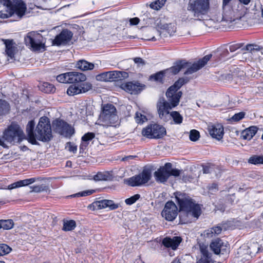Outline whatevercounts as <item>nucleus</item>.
Returning <instances> with one entry per match:
<instances>
[{"label": "nucleus", "mask_w": 263, "mask_h": 263, "mask_svg": "<svg viewBox=\"0 0 263 263\" xmlns=\"http://www.w3.org/2000/svg\"><path fill=\"white\" fill-rule=\"evenodd\" d=\"M34 120L29 121L26 126V132L28 141L33 145H39L37 140L47 142L52 138L51 127L49 119L47 117H42L34 129Z\"/></svg>", "instance_id": "1"}, {"label": "nucleus", "mask_w": 263, "mask_h": 263, "mask_svg": "<svg viewBox=\"0 0 263 263\" xmlns=\"http://www.w3.org/2000/svg\"><path fill=\"white\" fill-rule=\"evenodd\" d=\"M175 106L172 105V101H167L163 97L160 98L157 103V109L159 117L164 122L173 119L175 124H181L183 121V117L177 111L170 112Z\"/></svg>", "instance_id": "2"}, {"label": "nucleus", "mask_w": 263, "mask_h": 263, "mask_svg": "<svg viewBox=\"0 0 263 263\" xmlns=\"http://www.w3.org/2000/svg\"><path fill=\"white\" fill-rule=\"evenodd\" d=\"M24 133L19 125L11 123L0 135V145L4 148H8L7 143L12 145L16 142L20 143L23 139Z\"/></svg>", "instance_id": "3"}, {"label": "nucleus", "mask_w": 263, "mask_h": 263, "mask_svg": "<svg viewBox=\"0 0 263 263\" xmlns=\"http://www.w3.org/2000/svg\"><path fill=\"white\" fill-rule=\"evenodd\" d=\"M174 194L180 211L192 212L194 218L199 217L201 214L200 205L195 203L187 194L179 192H176Z\"/></svg>", "instance_id": "4"}, {"label": "nucleus", "mask_w": 263, "mask_h": 263, "mask_svg": "<svg viewBox=\"0 0 263 263\" xmlns=\"http://www.w3.org/2000/svg\"><path fill=\"white\" fill-rule=\"evenodd\" d=\"M174 194L180 211L192 212L194 218L199 217L201 214L200 205L195 203L187 194L179 192H176Z\"/></svg>", "instance_id": "5"}, {"label": "nucleus", "mask_w": 263, "mask_h": 263, "mask_svg": "<svg viewBox=\"0 0 263 263\" xmlns=\"http://www.w3.org/2000/svg\"><path fill=\"white\" fill-rule=\"evenodd\" d=\"M187 10L192 13L195 21H203L210 12V0H190Z\"/></svg>", "instance_id": "6"}, {"label": "nucleus", "mask_w": 263, "mask_h": 263, "mask_svg": "<svg viewBox=\"0 0 263 263\" xmlns=\"http://www.w3.org/2000/svg\"><path fill=\"white\" fill-rule=\"evenodd\" d=\"M101 110L98 119L99 124L103 126H113L118 119L115 106L110 103L102 104Z\"/></svg>", "instance_id": "7"}, {"label": "nucleus", "mask_w": 263, "mask_h": 263, "mask_svg": "<svg viewBox=\"0 0 263 263\" xmlns=\"http://www.w3.org/2000/svg\"><path fill=\"white\" fill-rule=\"evenodd\" d=\"M189 81L190 79L187 77L180 78L167 89L166 92V96L167 98L168 101L172 102V105L173 106H177L178 105L180 99L182 95L181 91L177 92L178 90Z\"/></svg>", "instance_id": "8"}, {"label": "nucleus", "mask_w": 263, "mask_h": 263, "mask_svg": "<svg viewBox=\"0 0 263 263\" xmlns=\"http://www.w3.org/2000/svg\"><path fill=\"white\" fill-rule=\"evenodd\" d=\"M24 41L26 45L33 51L45 50V41L42 34L37 32H28L24 38Z\"/></svg>", "instance_id": "9"}, {"label": "nucleus", "mask_w": 263, "mask_h": 263, "mask_svg": "<svg viewBox=\"0 0 263 263\" xmlns=\"http://www.w3.org/2000/svg\"><path fill=\"white\" fill-rule=\"evenodd\" d=\"M152 168L145 166L141 173L127 178L124 182L130 186H140L147 183L152 178Z\"/></svg>", "instance_id": "10"}, {"label": "nucleus", "mask_w": 263, "mask_h": 263, "mask_svg": "<svg viewBox=\"0 0 263 263\" xmlns=\"http://www.w3.org/2000/svg\"><path fill=\"white\" fill-rule=\"evenodd\" d=\"M52 127L55 132L66 138H71L75 133L73 126L60 119H57L53 121Z\"/></svg>", "instance_id": "11"}, {"label": "nucleus", "mask_w": 263, "mask_h": 263, "mask_svg": "<svg viewBox=\"0 0 263 263\" xmlns=\"http://www.w3.org/2000/svg\"><path fill=\"white\" fill-rule=\"evenodd\" d=\"M248 9L242 4H238L237 8L234 10H229L223 13L222 21L233 22L240 20L247 13Z\"/></svg>", "instance_id": "12"}, {"label": "nucleus", "mask_w": 263, "mask_h": 263, "mask_svg": "<svg viewBox=\"0 0 263 263\" xmlns=\"http://www.w3.org/2000/svg\"><path fill=\"white\" fill-rule=\"evenodd\" d=\"M142 134L149 139H160L166 135V130L162 125L150 124L142 129Z\"/></svg>", "instance_id": "13"}, {"label": "nucleus", "mask_w": 263, "mask_h": 263, "mask_svg": "<svg viewBox=\"0 0 263 263\" xmlns=\"http://www.w3.org/2000/svg\"><path fill=\"white\" fill-rule=\"evenodd\" d=\"M128 77L127 72L120 71L104 72L96 76V79L100 81H119Z\"/></svg>", "instance_id": "14"}, {"label": "nucleus", "mask_w": 263, "mask_h": 263, "mask_svg": "<svg viewBox=\"0 0 263 263\" xmlns=\"http://www.w3.org/2000/svg\"><path fill=\"white\" fill-rule=\"evenodd\" d=\"M10 3L9 6H7V8L12 15L15 14L20 18H22L27 10L25 3L23 0H10Z\"/></svg>", "instance_id": "15"}, {"label": "nucleus", "mask_w": 263, "mask_h": 263, "mask_svg": "<svg viewBox=\"0 0 263 263\" xmlns=\"http://www.w3.org/2000/svg\"><path fill=\"white\" fill-rule=\"evenodd\" d=\"M178 214V208L172 201H167L161 212L162 216L166 220L173 221Z\"/></svg>", "instance_id": "16"}, {"label": "nucleus", "mask_w": 263, "mask_h": 263, "mask_svg": "<svg viewBox=\"0 0 263 263\" xmlns=\"http://www.w3.org/2000/svg\"><path fill=\"white\" fill-rule=\"evenodd\" d=\"M212 57V54H207L202 59L199 60L198 61L194 62L193 64L187 62L188 63V66L185 68H187V69L184 72V74L187 75L189 74H192L197 71L205 66L208 62L211 59Z\"/></svg>", "instance_id": "17"}, {"label": "nucleus", "mask_w": 263, "mask_h": 263, "mask_svg": "<svg viewBox=\"0 0 263 263\" xmlns=\"http://www.w3.org/2000/svg\"><path fill=\"white\" fill-rule=\"evenodd\" d=\"M92 88V85L89 82L80 83V84L71 85L67 90L69 96H73L82 93H85Z\"/></svg>", "instance_id": "18"}, {"label": "nucleus", "mask_w": 263, "mask_h": 263, "mask_svg": "<svg viewBox=\"0 0 263 263\" xmlns=\"http://www.w3.org/2000/svg\"><path fill=\"white\" fill-rule=\"evenodd\" d=\"M172 167L171 163H165L164 166L160 167L154 173L156 180L161 183L165 182L170 176L169 170Z\"/></svg>", "instance_id": "19"}, {"label": "nucleus", "mask_w": 263, "mask_h": 263, "mask_svg": "<svg viewBox=\"0 0 263 263\" xmlns=\"http://www.w3.org/2000/svg\"><path fill=\"white\" fill-rule=\"evenodd\" d=\"M72 36L73 33L71 31L68 29H64L55 36L53 41V44L57 46L66 45L70 41Z\"/></svg>", "instance_id": "20"}, {"label": "nucleus", "mask_w": 263, "mask_h": 263, "mask_svg": "<svg viewBox=\"0 0 263 263\" xmlns=\"http://www.w3.org/2000/svg\"><path fill=\"white\" fill-rule=\"evenodd\" d=\"M210 248L215 254H224L227 253L228 244L217 238L211 243Z\"/></svg>", "instance_id": "21"}, {"label": "nucleus", "mask_w": 263, "mask_h": 263, "mask_svg": "<svg viewBox=\"0 0 263 263\" xmlns=\"http://www.w3.org/2000/svg\"><path fill=\"white\" fill-rule=\"evenodd\" d=\"M91 206L95 209H102L108 208L110 210H116L119 208V204L115 203L111 200H101L93 202Z\"/></svg>", "instance_id": "22"}, {"label": "nucleus", "mask_w": 263, "mask_h": 263, "mask_svg": "<svg viewBox=\"0 0 263 263\" xmlns=\"http://www.w3.org/2000/svg\"><path fill=\"white\" fill-rule=\"evenodd\" d=\"M208 131L211 136L218 140H221L224 134L223 126L220 124L209 125Z\"/></svg>", "instance_id": "23"}, {"label": "nucleus", "mask_w": 263, "mask_h": 263, "mask_svg": "<svg viewBox=\"0 0 263 263\" xmlns=\"http://www.w3.org/2000/svg\"><path fill=\"white\" fill-rule=\"evenodd\" d=\"M144 86V85H143L138 82L134 83L133 82H128L125 84H122V88L130 94H137L140 92Z\"/></svg>", "instance_id": "24"}, {"label": "nucleus", "mask_w": 263, "mask_h": 263, "mask_svg": "<svg viewBox=\"0 0 263 263\" xmlns=\"http://www.w3.org/2000/svg\"><path fill=\"white\" fill-rule=\"evenodd\" d=\"M199 248L201 256L197 261V263H213L214 261L212 258V254L208 250V246L204 243H200Z\"/></svg>", "instance_id": "25"}, {"label": "nucleus", "mask_w": 263, "mask_h": 263, "mask_svg": "<svg viewBox=\"0 0 263 263\" xmlns=\"http://www.w3.org/2000/svg\"><path fill=\"white\" fill-rule=\"evenodd\" d=\"M188 63L185 60H182L175 62L173 66L165 69L166 73H170L172 75H175L179 73V72L187 67Z\"/></svg>", "instance_id": "26"}, {"label": "nucleus", "mask_w": 263, "mask_h": 263, "mask_svg": "<svg viewBox=\"0 0 263 263\" xmlns=\"http://www.w3.org/2000/svg\"><path fill=\"white\" fill-rule=\"evenodd\" d=\"M5 45V52L6 54L11 59L14 57V55L17 51V47L15 43L12 40H2Z\"/></svg>", "instance_id": "27"}, {"label": "nucleus", "mask_w": 263, "mask_h": 263, "mask_svg": "<svg viewBox=\"0 0 263 263\" xmlns=\"http://www.w3.org/2000/svg\"><path fill=\"white\" fill-rule=\"evenodd\" d=\"M180 237L175 236L172 238L165 237L162 240V244L166 248H171L173 250L177 248L181 241Z\"/></svg>", "instance_id": "28"}, {"label": "nucleus", "mask_w": 263, "mask_h": 263, "mask_svg": "<svg viewBox=\"0 0 263 263\" xmlns=\"http://www.w3.org/2000/svg\"><path fill=\"white\" fill-rule=\"evenodd\" d=\"M86 80V76L77 71L69 72V83L79 84V83L84 82Z\"/></svg>", "instance_id": "29"}, {"label": "nucleus", "mask_w": 263, "mask_h": 263, "mask_svg": "<svg viewBox=\"0 0 263 263\" xmlns=\"http://www.w3.org/2000/svg\"><path fill=\"white\" fill-rule=\"evenodd\" d=\"M95 137L93 133L88 132L84 134L81 138V143L80 145V152L83 153L88 146L89 142Z\"/></svg>", "instance_id": "30"}, {"label": "nucleus", "mask_w": 263, "mask_h": 263, "mask_svg": "<svg viewBox=\"0 0 263 263\" xmlns=\"http://www.w3.org/2000/svg\"><path fill=\"white\" fill-rule=\"evenodd\" d=\"M113 176L111 172H99L93 176V179L96 181H108L112 180Z\"/></svg>", "instance_id": "31"}, {"label": "nucleus", "mask_w": 263, "mask_h": 263, "mask_svg": "<svg viewBox=\"0 0 263 263\" xmlns=\"http://www.w3.org/2000/svg\"><path fill=\"white\" fill-rule=\"evenodd\" d=\"M258 130V128L252 126L246 128L241 133V137L245 140H251L255 136Z\"/></svg>", "instance_id": "32"}, {"label": "nucleus", "mask_w": 263, "mask_h": 263, "mask_svg": "<svg viewBox=\"0 0 263 263\" xmlns=\"http://www.w3.org/2000/svg\"><path fill=\"white\" fill-rule=\"evenodd\" d=\"M192 217H194L192 212L180 211L179 214L180 223L183 224L191 222Z\"/></svg>", "instance_id": "33"}, {"label": "nucleus", "mask_w": 263, "mask_h": 263, "mask_svg": "<svg viewBox=\"0 0 263 263\" xmlns=\"http://www.w3.org/2000/svg\"><path fill=\"white\" fill-rule=\"evenodd\" d=\"M246 50L258 57H260V53L263 54V48L257 45L248 44L246 46Z\"/></svg>", "instance_id": "34"}, {"label": "nucleus", "mask_w": 263, "mask_h": 263, "mask_svg": "<svg viewBox=\"0 0 263 263\" xmlns=\"http://www.w3.org/2000/svg\"><path fill=\"white\" fill-rule=\"evenodd\" d=\"M77 67L80 69L85 71L94 68V64L85 60H80L77 63Z\"/></svg>", "instance_id": "35"}, {"label": "nucleus", "mask_w": 263, "mask_h": 263, "mask_svg": "<svg viewBox=\"0 0 263 263\" xmlns=\"http://www.w3.org/2000/svg\"><path fill=\"white\" fill-rule=\"evenodd\" d=\"M10 110L9 103L6 100L0 99V116L8 114Z\"/></svg>", "instance_id": "36"}, {"label": "nucleus", "mask_w": 263, "mask_h": 263, "mask_svg": "<svg viewBox=\"0 0 263 263\" xmlns=\"http://www.w3.org/2000/svg\"><path fill=\"white\" fill-rule=\"evenodd\" d=\"M40 89L45 93H50L54 92L56 88L53 84L48 82H44L41 86Z\"/></svg>", "instance_id": "37"}, {"label": "nucleus", "mask_w": 263, "mask_h": 263, "mask_svg": "<svg viewBox=\"0 0 263 263\" xmlns=\"http://www.w3.org/2000/svg\"><path fill=\"white\" fill-rule=\"evenodd\" d=\"M222 231V228L220 226L214 227L210 229L205 231L204 235L208 237H212L213 235H218Z\"/></svg>", "instance_id": "38"}, {"label": "nucleus", "mask_w": 263, "mask_h": 263, "mask_svg": "<svg viewBox=\"0 0 263 263\" xmlns=\"http://www.w3.org/2000/svg\"><path fill=\"white\" fill-rule=\"evenodd\" d=\"M76 227V222L73 220H64L62 230L64 231H70Z\"/></svg>", "instance_id": "39"}, {"label": "nucleus", "mask_w": 263, "mask_h": 263, "mask_svg": "<svg viewBox=\"0 0 263 263\" xmlns=\"http://www.w3.org/2000/svg\"><path fill=\"white\" fill-rule=\"evenodd\" d=\"M248 162L254 165L263 164V155H253L249 158Z\"/></svg>", "instance_id": "40"}, {"label": "nucleus", "mask_w": 263, "mask_h": 263, "mask_svg": "<svg viewBox=\"0 0 263 263\" xmlns=\"http://www.w3.org/2000/svg\"><path fill=\"white\" fill-rule=\"evenodd\" d=\"M166 74L165 70L160 71L155 74H152L150 76V80H154L156 82L163 83V78L165 74Z\"/></svg>", "instance_id": "41"}, {"label": "nucleus", "mask_w": 263, "mask_h": 263, "mask_svg": "<svg viewBox=\"0 0 263 263\" xmlns=\"http://www.w3.org/2000/svg\"><path fill=\"white\" fill-rule=\"evenodd\" d=\"M30 188L31 189V192L41 193L42 192H47L49 190L48 186L45 184L36 185L30 186Z\"/></svg>", "instance_id": "42"}, {"label": "nucleus", "mask_w": 263, "mask_h": 263, "mask_svg": "<svg viewBox=\"0 0 263 263\" xmlns=\"http://www.w3.org/2000/svg\"><path fill=\"white\" fill-rule=\"evenodd\" d=\"M2 228L4 230L11 229L14 226V222L12 219L1 220Z\"/></svg>", "instance_id": "43"}, {"label": "nucleus", "mask_w": 263, "mask_h": 263, "mask_svg": "<svg viewBox=\"0 0 263 263\" xmlns=\"http://www.w3.org/2000/svg\"><path fill=\"white\" fill-rule=\"evenodd\" d=\"M166 0H156L150 5V7L154 10H158L160 9L165 4Z\"/></svg>", "instance_id": "44"}, {"label": "nucleus", "mask_w": 263, "mask_h": 263, "mask_svg": "<svg viewBox=\"0 0 263 263\" xmlns=\"http://www.w3.org/2000/svg\"><path fill=\"white\" fill-rule=\"evenodd\" d=\"M69 72L58 75L57 80L63 83H69Z\"/></svg>", "instance_id": "45"}, {"label": "nucleus", "mask_w": 263, "mask_h": 263, "mask_svg": "<svg viewBox=\"0 0 263 263\" xmlns=\"http://www.w3.org/2000/svg\"><path fill=\"white\" fill-rule=\"evenodd\" d=\"M135 119L138 124H143L147 120L146 117L141 112H137L135 115Z\"/></svg>", "instance_id": "46"}, {"label": "nucleus", "mask_w": 263, "mask_h": 263, "mask_svg": "<svg viewBox=\"0 0 263 263\" xmlns=\"http://www.w3.org/2000/svg\"><path fill=\"white\" fill-rule=\"evenodd\" d=\"M11 250V248L7 245L5 243H0V256L8 254Z\"/></svg>", "instance_id": "47"}, {"label": "nucleus", "mask_w": 263, "mask_h": 263, "mask_svg": "<svg viewBox=\"0 0 263 263\" xmlns=\"http://www.w3.org/2000/svg\"><path fill=\"white\" fill-rule=\"evenodd\" d=\"M140 194H135L130 198L126 199L125 202L127 205H130L135 203L140 198Z\"/></svg>", "instance_id": "48"}, {"label": "nucleus", "mask_w": 263, "mask_h": 263, "mask_svg": "<svg viewBox=\"0 0 263 263\" xmlns=\"http://www.w3.org/2000/svg\"><path fill=\"white\" fill-rule=\"evenodd\" d=\"M95 192V191L93 190H87L82 191L81 192H79L78 193L72 195L71 196L72 197H84L93 194Z\"/></svg>", "instance_id": "49"}, {"label": "nucleus", "mask_w": 263, "mask_h": 263, "mask_svg": "<svg viewBox=\"0 0 263 263\" xmlns=\"http://www.w3.org/2000/svg\"><path fill=\"white\" fill-rule=\"evenodd\" d=\"M200 137L199 132L196 129H192L190 132V139L192 141H196Z\"/></svg>", "instance_id": "50"}, {"label": "nucleus", "mask_w": 263, "mask_h": 263, "mask_svg": "<svg viewBox=\"0 0 263 263\" xmlns=\"http://www.w3.org/2000/svg\"><path fill=\"white\" fill-rule=\"evenodd\" d=\"M65 148L73 154H75L77 151V146L71 142H68L66 143Z\"/></svg>", "instance_id": "51"}, {"label": "nucleus", "mask_w": 263, "mask_h": 263, "mask_svg": "<svg viewBox=\"0 0 263 263\" xmlns=\"http://www.w3.org/2000/svg\"><path fill=\"white\" fill-rule=\"evenodd\" d=\"M245 112L242 111L235 114L231 117V121L232 122H238L245 117Z\"/></svg>", "instance_id": "52"}, {"label": "nucleus", "mask_w": 263, "mask_h": 263, "mask_svg": "<svg viewBox=\"0 0 263 263\" xmlns=\"http://www.w3.org/2000/svg\"><path fill=\"white\" fill-rule=\"evenodd\" d=\"M36 181L35 178H31L29 179H24L22 180L18 181V183L20 187L24 186L25 185H28Z\"/></svg>", "instance_id": "53"}, {"label": "nucleus", "mask_w": 263, "mask_h": 263, "mask_svg": "<svg viewBox=\"0 0 263 263\" xmlns=\"http://www.w3.org/2000/svg\"><path fill=\"white\" fill-rule=\"evenodd\" d=\"M214 165L208 164L203 166V172L204 174L211 173L214 168Z\"/></svg>", "instance_id": "54"}, {"label": "nucleus", "mask_w": 263, "mask_h": 263, "mask_svg": "<svg viewBox=\"0 0 263 263\" xmlns=\"http://www.w3.org/2000/svg\"><path fill=\"white\" fill-rule=\"evenodd\" d=\"M181 20L184 22H191L192 20H195L194 17L190 16L187 13L185 12L181 16Z\"/></svg>", "instance_id": "55"}, {"label": "nucleus", "mask_w": 263, "mask_h": 263, "mask_svg": "<svg viewBox=\"0 0 263 263\" xmlns=\"http://www.w3.org/2000/svg\"><path fill=\"white\" fill-rule=\"evenodd\" d=\"M12 13L10 11L7 9L6 12H4L3 11H0V18H7L12 16Z\"/></svg>", "instance_id": "56"}, {"label": "nucleus", "mask_w": 263, "mask_h": 263, "mask_svg": "<svg viewBox=\"0 0 263 263\" xmlns=\"http://www.w3.org/2000/svg\"><path fill=\"white\" fill-rule=\"evenodd\" d=\"M169 174H170V176H173L175 177H178L180 174V171L177 168H172L171 167V168L169 170Z\"/></svg>", "instance_id": "57"}, {"label": "nucleus", "mask_w": 263, "mask_h": 263, "mask_svg": "<svg viewBox=\"0 0 263 263\" xmlns=\"http://www.w3.org/2000/svg\"><path fill=\"white\" fill-rule=\"evenodd\" d=\"M241 47L240 44H236L230 45L229 47V50L231 52L235 51L236 50L238 49Z\"/></svg>", "instance_id": "58"}, {"label": "nucleus", "mask_w": 263, "mask_h": 263, "mask_svg": "<svg viewBox=\"0 0 263 263\" xmlns=\"http://www.w3.org/2000/svg\"><path fill=\"white\" fill-rule=\"evenodd\" d=\"M20 187V186L18 181H17L9 185L7 188H6V189L12 190Z\"/></svg>", "instance_id": "59"}, {"label": "nucleus", "mask_w": 263, "mask_h": 263, "mask_svg": "<svg viewBox=\"0 0 263 263\" xmlns=\"http://www.w3.org/2000/svg\"><path fill=\"white\" fill-rule=\"evenodd\" d=\"M135 63L143 66L145 64V61L141 58H135L134 59Z\"/></svg>", "instance_id": "60"}, {"label": "nucleus", "mask_w": 263, "mask_h": 263, "mask_svg": "<svg viewBox=\"0 0 263 263\" xmlns=\"http://www.w3.org/2000/svg\"><path fill=\"white\" fill-rule=\"evenodd\" d=\"M208 189L211 191H218V184L216 183H213L208 186Z\"/></svg>", "instance_id": "61"}, {"label": "nucleus", "mask_w": 263, "mask_h": 263, "mask_svg": "<svg viewBox=\"0 0 263 263\" xmlns=\"http://www.w3.org/2000/svg\"><path fill=\"white\" fill-rule=\"evenodd\" d=\"M140 22V19L138 17H134L129 20V23L130 25H137Z\"/></svg>", "instance_id": "62"}, {"label": "nucleus", "mask_w": 263, "mask_h": 263, "mask_svg": "<svg viewBox=\"0 0 263 263\" xmlns=\"http://www.w3.org/2000/svg\"><path fill=\"white\" fill-rule=\"evenodd\" d=\"M10 4V0H0V6L3 5L7 7V6H9Z\"/></svg>", "instance_id": "63"}, {"label": "nucleus", "mask_w": 263, "mask_h": 263, "mask_svg": "<svg viewBox=\"0 0 263 263\" xmlns=\"http://www.w3.org/2000/svg\"><path fill=\"white\" fill-rule=\"evenodd\" d=\"M232 0H222V8L223 9L226 6H228L229 5L230 2Z\"/></svg>", "instance_id": "64"}]
</instances>
